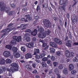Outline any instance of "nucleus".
<instances>
[{
  "mask_svg": "<svg viewBox=\"0 0 78 78\" xmlns=\"http://www.w3.org/2000/svg\"><path fill=\"white\" fill-rule=\"evenodd\" d=\"M12 67H11L10 69L9 68H7L6 69L7 71L8 72H9V73L11 72V71H12V72H14L16 71H18L19 70V68L17 66V64L16 63H13L11 64Z\"/></svg>",
  "mask_w": 78,
  "mask_h": 78,
  "instance_id": "1",
  "label": "nucleus"
},
{
  "mask_svg": "<svg viewBox=\"0 0 78 78\" xmlns=\"http://www.w3.org/2000/svg\"><path fill=\"white\" fill-rule=\"evenodd\" d=\"M1 7L0 9L1 11H5L7 13H9V10L11 9L10 7H9L6 8V4L2 2H0V8Z\"/></svg>",
  "mask_w": 78,
  "mask_h": 78,
  "instance_id": "2",
  "label": "nucleus"
},
{
  "mask_svg": "<svg viewBox=\"0 0 78 78\" xmlns=\"http://www.w3.org/2000/svg\"><path fill=\"white\" fill-rule=\"evenodd\" d=\"M22 41V37L21 36H19L17 37V36H15L13 37V40L11 41V43L12 45L16 44V41L18 42Z\"/></svg>",
  "mask_w": 78,
  "mask_h": 78,
  "instance_id": "3",
  "label": "nucleus"
},
{
  "mask_svg": "<svg viewBox=\"0 0 78 78\" xmlns=\"http://www.w3.org/2000/svg\"><path fill=\"white\" fill-rule=\"evenodd\" d=\"M43 25L47 28H48L50 26V25L51 24L50 20L47 19H44L43 20Z\"/></svg>",
  "mask_w": 78,
  "mask_h": 78,
  "instance_id": "4",
  "label": "nucleus"
},
{
  "mask_svg": "<svg viewBox=\"0 0 78 78\" xmlns=\"http://www.w3.org/2000/svg\"><path fill=\"white\" fill-rule=\"evenodd\" d=\"M3 55L5 57L8 58L11 56V53L9 51H5L4 52Z\"/></svg>",
  "mask_w": 78,
  "mask_h": 78,
  "instance_id": "5",
  "label": "nucleus"
},
{
  "mask_svg": "<svg viewBox=\"0 0 78 78\" xmlns=\"http://www.w3.org/2000/svg\"><path fill=\"white\" fill-rule=\"evenodd\" d=\"M34 41H32L31 42H30L29 43L27 44L26 46L28 47V48H32V47L34 46Z\"/></svg>",
  "mask_w": 78,
  "mask_h": 78,
  "instance_id": "6",
  "label": "nucleus"
},
{
  "mask_svg": "<svg viewBox=\"0 0 78 78\" xmlns=\"http://www.w3.org/2000/svg\"><path fill=\"white\" fill-rule=\"evenodd\" d=\"M54 41L56 44H58L59 45H61V44H62V41L59 39H58L57 37L55 38Z\"/></svg>",
  "mask_w": 78,
  "mask_h": 78,
  "instance_id": "7",
  "label": "nucleus"
},
{
  "mask_svg": "<svg viewBox=\"0 0 78 78\" xmlns=\"http://www.w3.org/2000/svg\"><path fill=\"white\" fill-rule=\"evenodd\" d=\"M66 2L63 5L59 7V9H60L61 11L64 10V11H66V9H65V7H66Z\"/></svg>",
  "mask_w": 78,
  "mask_h": 78,
  "instance_id": "8",
  "label": "nucleus"
},
{
  "mask_svg": "<svg viewBox=\"0 0 78 78\" xmlns=\"http://www.w3.org/2000/svg\"><path fill=\"white\" fill-rule=\"evenodd\" d=\"M25 58L26 59H29V58H32V56L31 55V54L30 53H27L25 55Z\"/></svg>",
  "mask_w": 78,
  "mask_h": 78,
  "instance_id": "9",
  "label": "nucleus"
},
{
  "mask_svg": "<svg viewBox=\"0 0 78 78\" xmlns=\"http://www.w3.org/2000/svg\"><path fill=\"white\" fill-rule=\"evenodd\" d=\"M66 56L68 58H70V51H69L68 50H66Z\"/></svg>",
  "mask_w": 78,
  "mask_h": 78,
  "instance_id": "10",
  "label": "nucleus"
},
{
  "mask_svg": "<svg viewBox=\"0 0 78 78\" xmlns=\"http://www.w3.org/2000/svg\"><path fill=\"white\" fill-rule=\"evenodd\" d=\"M42 47H45L44 48V50H46L48 48V46H47V44L45 43H43L42 45Z\"/></svg>",
  "mask_w": 78,
  "mask_h": 78,
  "instance_id": "11",
  "label": "nucleus"
},
{
  "mask_svg": "<svg viewBox=\"0 0 78 78\" xmlns=\"http://www.w3.org/2000/svg\"><path fill=\"white\" fill-rule=\"evenodd\" d=\"M51 46L54 47V48H56L57 47V44L53 42H51L50 43Z\"/></svg>",
  "mask_w": 78,
  "mask_h": 78,
  "instance_id": "12",
  "label": "nucleus"
},
{
  "mask_svg": "<svg viewBox=\"0 0 78 78\" xmlns=\"http://www.w3.org/2000/svg\"><path fill=\"white\" fill-rule=\"evenodd\" d=\"M12 50L13 51V54L17 52L18 49L17 47H13L12 48Z\"/></svg>",
  "mask_w": 78,
  "mask_h": 78,
  "instance_id": "13",
  "label": "nucleus"
},
{
  "mask_svg": "<svg viewBox=\"0 0 78 78\" xmlns=\"http://www.w3.org/2000/svg\"><path fill=\"white\" fill-rule=\"evenodd\" d=\"M39 52H40L39 49H35L33 55H37V54H38V53H39Z\"/></svg>",
  "mask_w": 78,
  "mask_h": 78,
  "instance_id": "14",
  "label": "nucleus"
},
{
  "mask_svg": "<svg viewBox=\"0 0 78 78\" xmlns=\"http://www.w3.org/2000/svg\"><path fill=\"white\" fill-rule=\"evenodd\" d=\"M13 54L15 57H16V58H20V55L18 52H16Z\"/></svg>",
  "mask_w": 78,
  "mask_h": 78,
  "instance_id": "15",
  "label": "nucleus"
},
{
  "mask_svg": "<svg viewBox=\"0 0 78 78\" xmlns=\"http://www.w3.org/2000/svg\"><path fill=\"white\" fill-rule=\"evenodd\" d=\"M37 30L35 29L34 31H33L31 33V34L32 35V36H36V35L37 34Z\"/></svg>",
  "mask_w": 78,
  "mask_h": 78,
  "instance_id": "16",
  "label": "nucleus"
},
{
  "mask_svg": "<svg viewBox=\"0 0 78 78\" xmlns=\"http://www.w3.org/2000/svg\"><path fill=\"white\" fill-rule=\"evenodd\" d=\"M5 64V60L4 58L0 59V64Z\"/></svg>",
  "mask_w": 78,
  "mask_h": 78,
  "instance_id": "17",
  "label": "nucleus"
},
{
  "mask_svg": "<svg viewBox=\"0 0 78 78\" xmlns=\"http://www.w3.org/2000/svg\"><path fill=\"white\" fill-rule=\"evenodd\" d=\"M67 1H66L64 2V0H60L59 1V5H63L66 2V4L67 3Z\"/></svg>",
  "mask_w": 78,
  "mask_h": 78,
  "instance_id": "18",
  "label": "nucleus"
},
{
  "mask_svg": "<svg viewBox=\"0 0 78 78\" xmlns=\"http://www.w3.org/2000/svg\"><path fill=\"white\" fill-rule=\"evenodd\" d=\"M41 65L44 68H45V67H47V64L44 62H41Z\"/></svg>",
  "mask_w": 78,
  "mask_h": 78,
  "instance_id": "19",
  "label": "nucleus"
},
{
  "mask_svg": "<svg viewBox=\"0 0 78 78\" xmlns=\"http://www.w3.org/2000/svg\"><path fill=\"white\" fill-rule=\"evenodd\" d=\"M73 68H74V66H73V65L72 64H70L69 66V69L70 71H71L73 69Z\"/></svg>",
  "mask_w": 78,
  "mask_h": 78,
  "instance_id": "20",
  "label": "nucleus"
},
{
  "mask_svg": "<svg viewBox=\"0 0 78 78\" xmlns=\"http://www.w3.org/2000/svg\"><path fill=\"white\" fill-rule=\"evenodd\" d=\"M25 17H27L26 18V19H28V20H29V21H30V20H31V19H32V18H31V16H30V15H25Z\"/></svg>",
  "mask_w": 78,
  "mask_h": 78,
  "instance_id": "21",
  "label": "nucleus"
},
{
  "mask_svg": "<svg viewBox=\"0 0 78 78\" xmlns=\"http://www.w3.org/2000/svg\"><path fill=\"white\" fill-rule=\"evenodd\" d=\"M26 67L27 69L28 70L31 71L32 70V67L30 65H27L26 66Z\"/></svg>",
  "mask_w": 78,
  "mask_h": 78,
  "instance_id": "22",
  "label": "nucleus"
},
{
  "mask_svg": "<svg viewBox=\"0 0 78 78\" xmlns=\"http://www.w3.org/2000/svg\"><path fill=\"white\" fill-rule=\"evenodd\" d=\"M38 31L41 33H43L44 31V29L42 27L39 28L38 30Z\"/></svg>",
  "mask_w": 78,
  "mask_h": 78,
  "instance_id": "23",
  "label": "nucleus"
},
{
  "mask_svg": "<svg viewBox=\"0 0 78 78\" xmlns=\"http://www.w3.org/2000/svg\"><path fill=\"white\" fill-rule=\"evenodd\" d=\"M6 64H11V60L9 58H7L5 60Z\"/></svg>",
  "mask_w": 78,
  "mask_h": 78,
  "instance_id": "24",
  "label": "nucleus"
},
{
  "mask_svg": "<svg viewBox=\"0 0 78 78\" xmlns=\"http://www.w3.org/2000/svg\"><path fill=\"white\" fill-rule=\"evenodd\" d=\"M50 52L52 53H55V49L53 48H50Z\"/></svg>",
  "mask_w": 78,
  "mask_h": 78,
  "instance_id": "25",
  "label": "nucleus"
},
{
  "mask_svg": "<svg viewBox=\"0 0 78 78\" xmlns=\"http://www.w3.org/2000/svg\"><path fill=\"white\" fill-rule=\"evenodd\" d=\"M63 72L64 74H67L68 73V72H69L68 69H67V68H65L63 70Z\"/></svg>",
  "mask_w": 78,
  "mask_h": 78,
  "instance_id": "26",
  "label": "nucleus"
},
{
  "mask_svg": "<svg viewBox=\"0 0 78 78\" xmlns=\"http://www.w3.org/2000/svg\"><path fill=\"white\" fill-rule=\"evenodd\" d=\"M54 72L55 74H56L57 75L59 74V71H58V69L56 68L54 70Z\"/></svg>",
  "mask_w": 78,
  "mask_h": 78,
  "instance_id": "27",
  "label": "nucleus"
},
{
  "mask_svg": "<svg viewBox=\"0 0 78 78\" xmlns=\"http://www.w3.org/2000/svg\"><path fill=\"white\" fill-rule=\"evenodd\" d=\"M5 48H7V49H9V50H11L12 46L11 45L8 44L5 46Z\"/></svg>",
  "mask_w": 78,
  "mask_h": 78,
  "instance_id": "28",
  "label": "nucleus"
},
{
  "mask_svg": "<svg viewBox=\"0 0 78 78\" xmlns=\"http://www.w3.org/2000/svg\"><path fill=\"white\" fill-rule=\"evenodd\" d=\"M65 45L68 47H72V44L70 43H66Z\"/></svg>",
  "mask_w": 78,
  "mask_h": 78,
  "instance_id": "29",
  "label": "nucleus"
},
{
  "mask_svg": "<svg viewBox=\"0 0 78 78\" xmlns=\"http://www.w3.org/2000/svg\"><path fill=\"white\" fill-rule=\"evenodd\" d=\"M73 62H78V56H76L73 59Z\"/></svg>",
  "mask_w": 78,
  "mask_h": 78,
  "instance_id": "30",
  "label": "nucleus"
},
{
  "mask_svg": "<svg viewBox=\"0 0 78 78\" xmlns=\"http://www.w3.org/2000/svg\"><path fill=\"white\" fill-rule=\"evenodd\" d=\"M45 37H46V34L45 33H43L40 35V37L42 39H43V38H44Z\"/></svg>",
  "mask_w": 78,
  "mask_h": 78,
  "instance_id": "31",
  "label": "nucleus"
},
{
  "mask_svg": "<svg viewBox=\"0 0 78 78\" xmlns=\"http://www.w3.org/2000/svg\"><path fill=\"white\" fill-rule=\"evenodd\" d=\"M45 53H42L41 54H40V56L41 58H44V57H45Z\"/></svg>",
  "mask_w": 78,
  "mask_h": 78,
  "instance_id": "32",
  "label": "nucleus"
},
{
  "mask_svg": "<svg viewBox=\"0 0 78 78\" xmlns=\"http://www.w3.org/2000/svg\"><path fill=\"white\" fill-rule=\"evenodd\" d=\"M15 13H16V12H15V11H11L9 12V15L12 16V15H13V14H15Z\"/></svg>",
  "mask_w": 78,
  "mask_h": 78,
  "instance_id": "33",
  "label": "nucleus"
},
{
  "mask_svg": "<svg viewBox=\"0 0 78 78\" xmlns=\"http://www.w3.org/2000/svg\"><path fill=\"white\" fill-rule=\"evenodd\" d=\"M21 50L23 51V52H25V51H26V48H25V47H24V46L21 47Z\"/></svg>",
  "mask_w": 78,
  "mask_h": 78,
  "instance_id": "34",
  "label": "nucleus"
},
{
  "mask_svg": "<svg viewBox=\"0 0 78 78\" xmlns=\"http://www.w3.org/2000/svg\"><path fill=\"white\" fill-rule=\"evenodd\" d=\"M51 59L52 61H55V59L56 58H55V57L53 55H52L51 57Z\"/></svg>",
  "mask_w": 78,
  "mask_h": 78,
  "instance_id": "35",
  "label": "nucleus"
},
{
  "mask_svg": "<svg viewBox=\"0 0 78 78\" xmlns=\"http://www.w3.org/2000/svg\"><path fill=\"white\" fill-rule=\"evenodd\" d=\"M71 21L72 23H74V24L76 23V22H77L78 20H76L75 18L73 19V20L72 19H71Z\"/></svg>",
  "mask_w": 78,
  "mask_h": 78,
  "instance_id": "36",
  "label": "nucleus"
},
{
  "mask_svg": "<svg viewBox=\"0 0 78 78\" xmlns=\"http://www.w3.org/2000/svg\"><path fill=\"white\" fill-rule=\"evenodd\" d=\"M46 33L47 35H50V34L51 33V31L49 29H48L47 31H46Z\"/></svg>",
  "mask_w": 78,
  "mask_h": 78,
  "instance_id": "37",
  "label": "nucleus"
},
{
  "mask_svg": "<svg viewBox=\"0 0 78 78\" xmlns=\"http://www.w3.org/2000/svg\"><path fill=\"white\" fill-rule=\"evenodd\" d=\"M54 67H56L58 64V63L56 62H55L53 63Z\"/></svg>",
  "mask_w": 78,
  "mask_h": 78,
  "instance_id": "38",
  "label": "nucleus"
},
{
  "mask_svg": "<svg viewBox=\"0 0 78 78\" xmlns=\"http://www.w3.org/2000/svg\"><path fill=\"white\" fill-rule=\"evenodd\" d=\"M64 67L63 65L61 64H60L59 66H58V69H60L61 70Z\"/></svg>",
  "mask_w": 78,
  "mask_h": 78,
  "instance_id": "39",
  "label": "nucleus"
},
{
  "mask_svg": "<svg viewBox=\"0 0 78 78\" xmlns=\"http://www.w3.org/2000/svg\"><path fill=\"white\" fill-rule=\"evenodd\" d=\"M26 40L27 42H30L31 41V38L29 37H27L26 38Z\"/></svg>",
  "mask_w": 78,
  "mask_h": 78,
  "instance_id": "40",
  "label": "nucleus"
},
{
  "mask_svg": "<svg viewBox=\"0 0 78 78\" xmlns=\"http://www.w3.org/2000/svg\"><path fill=\"white\" fill-rule=\"evenodd\" d=\"M76 73V71L75 70H72V71L71 72V74H72L73 75H75V73Z\"/></svg>",
  "mask_w": 78,
  "mask_h": 78,
  "instance_id": "41",
  "label": "nucleus"
},
{
  "mask_svg": "<svg viewBox=\"0 0 78 78\" xmlns=\"http://www.w3.org/2000/svg\"><path fill=\"white\" fill-rule=\"evenodd\" d=\"M43 8H47V7H48V4L47 3L44 4L42 5Z\"/></svg>",
  "mask_w": 78,
  "mask_h": 78,
  "instance_id": "42",
  "label": "nucleus"
},
{
  "mask_svg": "<svg viewBox=\"0 0 78 78\" xmlns=\"http://www.w3.org/2000/svg\"><path fill=\"white\" fill-rule=\"evenodd\" d=\"M59 33H60V31L61 30V26L59 25H58L57 27Z\"/></svg>",
  "mask_w": 78,
  "mask_h": 78,
  "instance_id": "43",
  "label": "nucleus"
},
{
  "mask_svg": "<svg viewBox=\"0 0 78 78\" xmlns=\"http://www.w3.org/2000/svg\"><path fill=\"white\" fill-rule=\"evenodd\" d=\"M22 11L23 12H25L27 11V8H24L22 10Z\"/></svg>",
  "mask_w": 78,
  "mask_h": 78,
  "instance_id": "44",
  "label": "nucleus"
},
{
  "mask_svg": "<svg viewBox=\"0 0 78 78\" xmlns=\"http://www.w3.org/2000/svg\"><path fill=\"white\" fill-rule=\"evenodd\" d=\"M10 5L11 6V7H12V8L13 9L15 8L16 6V4H10Z\"/></svg>",
  "mask_w": 78,
  "mask_h": 78,
  "instance_id": "45",
  "label": "nucleus"
},
{
  "mask_svg": "<svg viewBox=\"0 0 78 78\" xmlns=\"http://www.w3.org/2000/svg\"><path fill=\"white\" fill-rule=\"evenodd\" d=\"M61 52L59 51H56V55L58 56H60L61 55Z\"/></svg>",
  "mask_w": 78,
  "mask_h": 78,
  "instance_id": "46",
  "label": "nucleus"
},
{
  "mask_svg": "<svg viewBox=\"0 0 78 78\" xmlns=\"http://www.w3.org/2000/svg\"><path fill=\"white\" fill-rule=\"evenodd\" d=\"M35 58L36 59H40L41 58V56L40 55L39 56L38 55H36V56H35Z\"/></svg>",
  "mask_w": 78,
  "mask_h": 78,
  "instance_id": "47",
  "label": "nucleus"
},
{
  "mask_svg": "<svg viewBox=\"0 0 78 78\" xmlns=\"http://www.w3.org/2000/svg\"><path fill=\"white\" fill-rule=\"evenodd\" d=\"M25 32L26 33H31V30L30 29H27L25 30Z\"/></svg>",
  "mask_w": 78,
  "mask_h": 78,
  "instance_id": "48",
  "label": "nucleus"
},
{
  "mask_svg": "<svg viewBox=\"0 0 78 78\" xmlns=\"http://www.w3.org/2000/svg\"><path fill=\"white\" fill-rule=\"evenodd\" d=\"M73 1L75 3L72 5V7H73L77 3V2H78L77 0H73Z\"/></svg>",
  "mask_w": 78,
  "mask_h": 78,
  "instance_id": "49",
  "label": "nucleus"
},
{
  "mask_svg": "<svg viewBox=\"0 0 78 78\" xmlns=\"http://www.w3.org/2000/svg\"><path fill=\"white\" fill-rule=\"evenodd\" d=\"M42 60L43 61H47L48 60V58L47 57H44L42 59Z\"/></svg>",
  "mask_w": 78,
  "mask_h": 78,
  "instance_id": "50",
  "label": "nucleus"
},
{
  "mask_svg": "<svg viewBox=\"0 0 78 78\" xmlns=\"http://www.w3.org/2000/svg\"><path fill=\"white\" fill-rule=\"evenodd\" d=\"M32 39V42H34V41L35 42V41H36V37H34Z\"/></svg>",
  "mask_w": 78,
  "mask_h": 78,
  "instance_id": "51",
  "label": "nucleus"
},
{
  "mask_svg": "<svg viewBox=\"0 0 78 78\" xmlns=\"http://www.w3.org/2000/svg\"><path fill=\"white\" fill-rule=\"evenodd\" d=\"M8 34V33L7 32H5V33H4L2 35V36H1V38H2V37H3L4 36H5V35H6V34Z\"/></svg>",
  "mask_w": 78,
  "mask_h": 78,
  "instance_id": "52",
  "label": "nucleus"
},
{
  "mask_svg": "<svg viewBox=\"0 0 78 78\" xmlns=\"http://www.w3.org/2000/svg\"><path fill=\"white\" fill-rule=\"evenodd\" d=\"M34 25H37V20H35L33 23Z\"/></svg>",
  "mask_w": 78,
  "mask_h": 78,
  "instance_id": "53",
  "label": "nucleus"
},
{
  "mask_svg": "<svg viewBox=\"0 0 78 78\" xmlns=\"http://www.w3.org/2000/svg\"><path fill=\"white\" fill-rule=\"evenodd\" d=\"M40 10V7L39 5H37V11L38 12Z\"/></svg>",
  "mask_w": 78,
  "mask_h": 78,
  "instance_id": "54",
  "label": "nucleus"
},
{
  "mask_svg": "<svg viewBox=\"0 0 78 78\" xmlns=\"http://www.w3.org/2000/svg\"><path fill=\"white\" fill-rule=\"evenodd\" d=\"M2 69L3 71H4V72H5V71H6V70L7 69V68H6V67H5V66H2Z\"/></svg>",
  "mask_w": 78,
  "mask_h": 78,
  "instance_id": "55",
  "label": "nucleus"
},
{
  "mask_svg": "<svg viewBox=\"0 0 78 78\" xmlns=\"http://www.w3.org/2000/svg\"><path fill=\"white\" fill-rule=\"evenodd\" d=\"M37 71L36 70H35L34 71H33L32 72V73L33 74H35L36 73H37Z\"/></svg>",
  "mask_w": 78,
  "mask_h": 78,
  "instance_id": "56",
  "label": "nucleus"
},
{
  "mask_svg": "<svg viewBox=\"0 0 78 78\" xmlns=\"http://www.w3.org/2000/svg\"><path fill=\"white\" fill-rule=\"evenodd\" d=\"M47 63L48 64H50V63H51V60H47Z\"/></svg>",
  "mask_w": 78,
  "mask_h": 78,
  "instance_id": "57",
  "label": "nucleus"
},
{
  "mask_svg": "<svg viewBox=\"0 0 78 78\" xmlns=\"http://www.w3.org/2000/svg\"><path fill=\"white\" fill-rule=\"evenodd\" d=\"M27 3H28L27 2H26L25 5H22V7H23V8H25V7H26V6H27Z\"/></svg>",
  "mask_w": 78,
  "mask_h": 78,
  "instance_id": "58",
  "label": "nucleus"
},
{
  "mask_svg": "<svg viewBox=\"0 0 78 78\" xmlns=\"http://www.w3.org/2000/svg\"><path fill=\"white\" fill-rule=\"evenodd\" d=\"M73 45H78V42H74L73 44Z\"/></svg>",
  "mask_w": 78,
  "mask_h": 78,
  "instance_id": "59",
  "label": "nucleus"
},
{
  "mask_svg": "<svg viewBox=\"0 0 78 78\" xmlns=\"http://www.w3.org/2000/svg\"><path fill=\"white\" fill-rule=\"evenodd\" d=\"M71 55L72 56H74V55H75V54L73 52H70Z\"/></svg>",
  "mask_w": 78,
  "mask_h": 78,
  "instance_id": "60",
  "label": "nucleus"
},
{
  "mask_svg": "<svg viewBox=\"0 0 78 78\" xmlns=\"http://www.w3.org/2000/svg\"><path fill=\"white\" fill-rule=\"evenodd\" d=\"M36 63H34L32 65V67L33 68H36Z\"/></svg>",
  "mask_w": 78,
  "mask_h": 78,
  "instance_id": "61",
  "label": "nucleus"
},
{
  "mask_svg": "<svg viewBox=\"0 0 78 78\" xmlns=\"http://www.w3.org/2000/svg\"><path fill=\"white\" fill-rule=\"evenodd\" d=\"M6 29L2 30L1 31V33H5V32L6 31Z\"/></svg>",
  "mask_w": 78,
  "mask_h": 78,
  "instance_id": "62",
  "label": "nucleus"
},
{
  "mask_svg": "<svg viewBox=\"0 0 78 78\" xmlns=\"http://www.w3.org/2000/svg\"><path fill=\"white\" fill-rule=\"evenodd\" d=\"M39 42H41L42 43V44H43V43L44 42V40H42L41 39H40L39 40Z\"/></svg>",
  "mask_w": 78,
  "mask_h": 78,
  "instance_id": "63",
  "label": "nucleus"
},
{
  "mask_svg": "<svg viewBox=\"0 0 78 78\" xmlns=\"http://www.w3.org/2000/svg\"><path fill=\"white\" fill-rule=\"evenodd\" d=\"M12 25H13L12 24L10 23V24L9 25L8 27H12Z\"/></svg>",
  "mask_w": 78,
  "mask_h": 78,
  "instance_id": "64",
  "label": "nucleus"
}]
</instances>
